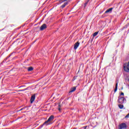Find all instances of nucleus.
Wrapping results in <instances>:
<instances>
[{"label": "nucleus", "mask_w": 129, "mask_h": 129, "mask_svg": "<svg viewBox=\"0 0 129 129\" xmlns=\"http://www.w3.org/2000/svg\"><path fill=\"white\" fill-rule=\"evenodd\" d=\"M123 69L126 72H129V61L126 66L125 64L123 65Z\"/></svg>", "instance_id": "2"}, {"label": "nucleus", "mask_w": 129, "mask_h": 129, "mask_svg": "<svg viewBox=\"0 0 129 129\" xmlns=\"http://www.w3.org/2000/svg\"><path fill=\"white\" fill-rule=\"evenodd\" d=\"M120 129L126 128V124L125 123H122L119 125Z\"/></svg>", "instance_id": "4"}, {"label": "nucleus", "mask_w": 129, "mask_h": 129, "mask_svg": "<svg viewBox=\"0 0 129 129\" xmlns=\"http://www.w3.org/2000/svg\"><path fill=\"white\" fill-rule=\"evenodd\" d=\"M67 5H68V3H64L63 5H62L61 6V8L62 9H63V8H64V7H66V6H67Z\"/></svg>", "instance_id": "9"}, {"label": "nucleus", "mask_w": 129, "mask_h": 129, "mask_svg": "<svg viewBox=\"0 0 129 129\" xmlns=\"http://www.w3.org/2000/svg\"><path fill=\"white\" fill-rule=\"evenodd\" d=\"M58 110L60 111L61 110V109L60 108H59Z\"/></svg>", "instance_id": "19"}, {"label": "nucleus", "mask_w": 129, "mask_h": 129, "mask_svg": "<svg viewBox=\"0 0 129 129\" xmlns=\"http://www.w3.org/2000/svg\"><path fill=\"white\" fill-rule=\"evenodd\" d=\"M118 107L120 109H122V108H123V105H118Z\"/></svg>", "instance_id": "13"}, {"label": "nucleus", "mask_w": 129, "mask_h": 129, "mask_svg": "<svg viewBox=\"0 0 129 129\" xmlns=\"http://www.w3.org/2000/svg\"><path fill=\"white\" fill-rule=\"evenodd\" d=\"M33 69H34L32 67H30V68H28V71H29V72H30V71H33Z\"/></svg>", "instance_id": "10"}, {"label": "nucleus", "mask_w": 129, "mask_h": 129, "mask_svg": "<svg viewBox=\"0 0 129 129\" xmlns=\"http://www.w3.org/2000/svg\"><path fill=\"white\" fill-rule=\"evenodd\" d=\"M23 109H24V108L21 109L19 111L23 110Z\"/></svg>", "instance_id": "20"}, {"label": "nucleus", "mask_w": 129, "mask_h": 129, "mask_svg": "<svg viewBox=\"0 0 129 129\" xmlns=\"http://www.w3.org/2000/svg\"><path fill=\"white\" fill-rule=\"evenodd\" d=\"M35 99H36V95H33L31 96V99H30V102L31 103H32L35 101Z\"/></svg>", "instance_id": "6"}, {"label": "nucleus", "mask_w": 129, "mask_h": 129, "mask_svg": "<svg viewBox=\"0 0 129 129\" xmlns=\"http://www.w3.org/2000/svg\"><path fill=\"white\" fill-rule=\"evenodd\" d=\"M84 127L85 129H86V127H87V126H84Z\"/></svg>", "instance_id": "18"}, {"label": "nucleus", "mask_w": 129, "mask_h": 129, "mask_svg": "<svg viewBox=\"0 0 129 129\" xmlns=\"http://www.w3.org/2000/svg\"><path fill=\"white\" fill-rule=\"evenodd\" d=\"M46 28H47V25L45 24H44L40 27V30L43 31V30H45Z\"/></svg>", "instance_id": "7"}, {"label": "nucleus", "mask_w": 129, "mask_h": 129, "mask_svg": "<svg viewBox=\"0 0 129 129\" xmlns=\"http://www.w3.org/2000/svg\"><path fill=\"white\" fill-rule=\"evenodd\" d=\"M98 34V32H96L93 34V37H95Z\"/></svg>", "instance_id": "12"}, {"label": "nucleus", "mask_w": 129, "mask_h": 129, "mask_svg": "<svg viewBox=\"0 0 129 129\" xmlns=\"http://www.w3.org/2000/svg\"><path fill=\"white\" fill-rule=\"evenodd\" d=\"M86 5H87V3H86L85 4V6H84V7H86Z\"/></svg>", "instance_id": "16"}, {"label": "nucleus", "mask_w": 129, "mask_h": 129, "mask_svg": "<svg viewBox=\"0 0 129 129\" xmlns=\"http://www.w3.org/2000/svg\"><path fill=\"white\" fill-rule=\"evenodd\" d=\"M112 10H113V8H109L105 12V14H110L112 13Z\"/></svg>", "instance_id": "5"}, {"label": "nucleus", "mask_w": 129, "mask_h": 129, "mask_svg": "<svg viewBox=\"0 0 129 129\" xmlns=\"http://www.w3.org/2000/svg\"><path fill=\"white\" fill-rule=\"evenodd\" d=\"M128 117H129V113L127 114V115H126V116H125V118H128Z\"/></svg>", "instance_id": "15"}, {"label": "nucleus", "mask_w": 129, "mask_h": 129, "mask_svg": "<svg viewBox=\"0 0 129 129\" xmlns=\"http://www.w3.org/2000/svg\"><path fill=\"white\" fill-rule=\"evenodd\" d=\"M76 90V88L74 87L72 89V90L70 91V92H74V91H75Z\"/></svg>", "instance_id": "11"}, {"label": "nucleus", "mask_w": 129, "mask_h": 129, "mask_svg": "<svg viewBox=\"0 0 129 129\" xmlns=\"http://www.w3.org/2000/svg\"><path fill=\"white\" fill-rule=\"evenodd\" d=\"M124 101H125V99H124V97H119L118 102L119 103H124Z\"/></svg>", "instance_id": "3"}, {"label": "nucleus", "mask_w": 129, "mask_h": 129, "mask_svg": "<svg viewBox=\"0 0 129 129\" xmlns=\"http://www.w3.org/2000/svg\"><path fill=\"white\" fill-rule=\"evenodd\" d=\"M53 119H54V116L53 115H51L49 118L48 119V120L47 121H46L43 124H42L41 125V126H43V125H48L49 124H51L52 122H51V121H52V120H53Z\"/></svg>", "instance_id": "1"}, {"label": "nucleus", "mask_w": 129, "mask_h": 129, "mask_svg": "<svg viewBox=\"0 0 129 129\" xmlns=\"http://www.w3.org/2000/svg\"><path fill=\"white\" fill-rule=\"evenodd\" d=\"M121 95H124V94H123V93H121Z\"/></svg>", "instance_id": "17"}, {"label": "nucleus", "mask_w": 129, "mask_h": 129, "mask_svg": "<svg viewBox=\"0 0 129 129\" xmlns=\"http://www.w3.org/2000/svg\"><path fill=\"white\" fill-rule=\"evenodd\" d=\"M117 90V84H116V87L115 88L114 92H116Z\"/></svg>", "instance_id": "14"}, {"label": "nucleus", "mask_w": 129, "mask_h": 129, "mask_svg": "<svg viewBox=\"0 0 129 129\" xmlns=\"http://www.w3.org/2000/svg\"><path fill=\"white\" fill-rule=\"evenodd\" d=\"M66 1H68V0H63V2H66Z\"/></svg>", "instance_id": "21"}, {"label": "nucleus", "mask_w": 129, "mask_h": 129, "mask_svg": "<svg viewBox=\"0 0 129 129\" xmlns=\"http://www.w3.org/2000/svg\"><path fill=\"white\" fill-rule=\"evenodd\" d=\"M79 45H80L79 42H77V43H76L74 45V49L75 50H76L78 48V47H79Z\"/></svg>", "instance_id": "8"}]
</instances>
